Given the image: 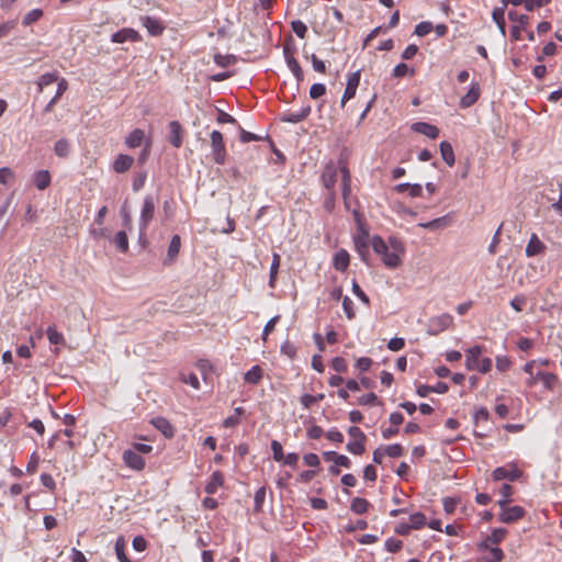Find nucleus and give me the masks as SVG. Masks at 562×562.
<instances>
[{"mask_svg":"<svg viewBox=\"0 0 562 562\" xmlns=\"http://www.w3.org/2000/svg\"><path fill=\"white\" fill-rule=\"evenodd\" d=\"M508 18L514 23L510 31V36L514 41H519L521 37V32L527 31L529 18L525 14H518L516 11H509Z\"/></svg>","mask_w":562,"mask_h":562,"instance_id":"0eeeda50","label":"nucleus"},{"mask_svg":"<svg viewBox=\"0 0 562 562\" xmlns=\"http://www.w3.org/2000/svg\"><path fill=\"white\" fill-rule=\"evenodd\" d=\"M506 535H507V529L496 528L491 532L490 536H487L485 538L484 541H482L479 544V548L481 550H487L491 546L501 543L504 540V538L506 537Z\"/></svg>","mask_w":562,"mask_h":562,"instance_id":"2eb2a0df","label":"nucleus"},{"mask_svg":"<svg viewBox=\"0 0 562 562\" xmlns=\"http://www.w3.org/2000/svg\"><path fill=\"white\" fill-rule=\"evenodd\" d=\"M339 171L341 172L342 182V198L345 201L346 209H350L349 195L351 193V176L347 164L344 160H339Z\"/></svg>","mask_w":562,"mask_h":562,"instance_id":"1a4fd4ad","label":"nucleus"},{"mask_svg":"<svg viewBox=\"0 0 562 562\" xmlns=\"http://www.w3.org/2000/svg\"><path fill=\"white\" fill-rule=\"evenodd\" d=\"M133 162V157L120 154L113 162V169L115 172L122 173L127 171L132 167Z\"/></svg>","mask_w":562,"mask_h":562,"instance_id":"a878e982","label":"nucleus"},{"mask_svg":"<svg viewBox=\"0 0 562 562\" xmlns=\"http://www.w3.org/2000/svg\"><path fill=\"white\" fill-rule=\"evenodd\" d=\"M364 442L366 440H351L346 448L350 453L360 456L366 451Z\"/></svg>","mask_w":562,"mask_h":562,"instance_id":"ea45409f","label":"nucleus"},{"mask_svg":"<svg viewBox=\"0 0 562 562\" xmlns=\"http://www.w3.org/2000/svg\"><path fill=\"white\" fill-rule=\"evenodd\" d=\"M326 93V87L323 83H314L310 89V97L312 99H318Z\"/></svg>","mask_w":562,"mask_h":562,"instance_id":"5fc2aeb1","label":"nucleus"},{"mask_svg":"<svg viewBox=\"0 0 562 562\" xmlns=\"http://www.w3.org/2000/svg\"><path fill=\"white\" fill-rule=\"evenodd\" d=\"M311 61L313 69L317 72L324 74L326 71V65L323 60L318 59L315 54L311 55Z\"/></svg>","mask_w":562,"mask_h":562,"instance_id":"0e129e2a","label":"nucleus"},{"mask_svg":"<svg viewBox=\"0 0 562 562\" xmlns=\"http://www.w3.org/2000/svg\"><path fill=\"white\" fill-rule=\"evenodd\" d=\"M145 133L140 128L133 130L125 138V145L130 148H136L142 145Z\"/></svg>","mask_w":562,"mask_h":562,"instance_id":"bb28decb","label":"nucleus"},{"mask_svg":"<svg viewBox=\"0 0 562 562\" xmlns=\"http://www.w3.org/2000/svg\"><path fill=\"white\" fill-rule=\"evenodd\" d=\"M355 249L359 254L360 258L367 262L369 257V244L371 245V238L367 233L362 235L356 236L355 239Z\"/></svg>","mask_w":562,"mask_h":562,"instance_id":"4468645a","label":"nucleus"},{"mask_svg":"<svg viewBox=\"0 0 562 562\" xmlns=\"http://www.w3.org/2000/svg\"><path fill=\"white\" fill-rule=\"evenodd\" d=\"M56 81L57 82L59 81L57 72H46V74L42 75L37 81L38 91L42 92L45 87H47Z\"/></svg>","mask_w":562,"mask_h":562,"instance_id":"c9c22d12","label":"nucleus"},{"mask_svg":"<svg viewBox=\"0 0 562 562\" xmlns=\"http://www.w3.org/2000/svg\"><path fill=\"white\" fill-rule=\"evenodd\" d=\"M284 56L289 69L292 71L297 81H302L304 78V74L299 61L293 57V55L289 52L288 48H284Z\"/></svg>","mask_w":562,"mask_h":562,"instance_id":"4be33fe9","label":"nucleus"},{"mask_svg":"<svg viewBox=\"0 0 562 562\" xmlns=\"http://www.w3.org/2000/svg\"><path fill=\"white\" fill-rule=\"evenodd\" d=\"M439 147L442 159L447 162L448 166H453L456 159L451 144L448 142H441Z\"/></svg>","mask_w":562,"mask_h":562,"instance_id":"7c9ffc66","label":"nucleus"},{"mask_svg":"<svg viewBox=\"0 0 562 562\" xmlns=\"http://www.w3.org/2000/svg\"><path fill=\"white\" fill-rule=\"evenodd\" d=\"M123 461L125 464L136 471H140L145 468V459L132 449L123 452Z\"/></svg>","mask_w":562,"mask_h":562,"instance_id":"9b49d317","label":"nucleus"},{"mask_svg":"<svg viewBox=\"0 0 562 562\" xmlns=\"http://www.w3.org/2000/svg\"><path fill=\"white\" fill-rule=\"evenodd\" d=\"M453 323V317L448 314H441L435 317H431L428 322V334L430 335H438L442 333L443 330L448 329Z\"/></svg>","mask_w":562,"mask_h":562,"instance_id":"6e6552de","label":"nucleus"},{"mask_svg":"<svg viewBox=\"0 0 562 562\" xmlns=\"http://www.w3.org/2000/svg\"><path fill=\"white\" fill-rule=\"evenodd\" d=\"M337 175H338V169L333 162H329L325 166L323 175H322V181H323L324 187L328 191H331L334 189L336 181H337Z\"/></svg>","mask_w":562,"mask_h":562,"instance_id":"ddd939ff","label":"nucleus"},{"mask_svg":"<svg viewBox=\"0 0 562 562\" xmlns=\"http://www.w3.org/2000/svg\"><path fill=\"white\" fill-rule=\"evenodd\" d=\"M280 263H281L280 255L277 252H273L272 262H271V267H270V279H269L270 288H274V285H276Z\"/></svg>","mask_w":562,"mask_h":562,"instance_id":"473e14b6","label":"nucleus"},{"mask_svg":"<svg viewBox=\"0 0 562 562\" xmlns=\"http://www.w3.org/2000/svg\"><path fill=\"white\" fill-rule=\"evenodd\" d=\"M348 435L352 438V440H367L364 432L357 426H351L348 429Z\"/></svg>","mask_w":562,"mask_h":562,"instance_id":"e2e57ef3","label":"nucleus"},{"mask_svg":"<svg viewBox=\"0 0 562 562\" xmlns=\"http://www.w3.org/2000/svg\"><path fill=\"white\" fill-rule=\"evenodd\" d=\"M412 130L416 133L426 135L431 139H436L439 136V128L435 125L425 122H417L412 125Z\"/></svg>","mask_w":562,"mask_h":562,"instance_id":"6ab92c4d","label":"nucleus"},{"mask_svg":"<svg viewBox=\"0 0 562 562\" xmlns=\"http://www.w3.org/2000/svg\"><path fill=\"white\" fill-rule=\"evenodd\" d=\"M67 88H68L67 80L64 78L59 79V81L57 83L56 94L53 95V99L45 106V109H44L45 112H47V113L52 112L54 105L57 103L58 99L66 92Z\"/></svg>","mask_w":562,"mask_h":562,"instance_id":"c756f323","label":"nucleus"},{"mask_svg":"<svg viewBox=\"0 0 562 562\" xmlns=\"http://www.w3.org/2000/svg\"><path fill=\"white\" fill-rule=\"evenodd\" d=\"M384 451H385L386 456H389L391 458H397L403 454V447L398 443H394V445L386 446Z\"/></svg>","mask_w":562,"mask_h":562,"instance_id":"3c124183","label":"nucleus"},{"mask_svg":"<svg viewBox=\"0 0 562 562\" xmlns=\"http://www.w3.org/2000/svg\"><path fill=\"white\" fill-rule=\"evenodd\" d=\"M408 72L411 75H414V70L409 69L408 66L406 64H404V63H401V64L396 65L395 68L393 69V76L396 77V78L404 77Z\"/></svg>","mask_w":562,"mask_h":562,"instance_id":"603ef678","label":"nucleus"},{"mask_svg":"<svg viewBox=\"0 0 562 562\" xmlns=\"http://www.w3.org/2000/svg\"><path fill=\"white\" fill-rule=\"evenodd\" d=\"M211 147L214 161L218 165H224L226 158V149L224 145L223 135L221 132L213 131L211 133Z\"/></svg>","mask_w":562,"mask_h":562,"instance_id":"423d86ee","label":"nucleus"},{"mask_svg":"<svg viewBox=\"0 0 562 562\" xmlns=\"http://www.w3.org/2000/svg\"><path fill=\"white\" fill-rule=\"evenodd\" d=\"M114 243L117 247V249L122 252H126L128 249V239L125 232L121 231L116 233L114 237Z\"/></svg>","mask_w":562,"mask_h":562,"instance_id":"a19ab883","label":"nucleus"},{"mask_svg":"<svg viewBox=\"0 0 562 562\" xmlns=\"http://www.w3.org/2000/svg\"><path fill=\"white\" fill-rule=\"evenodd\" d=\"M426 524V517L422 513H415L409 516V528L419 529Z\"/></svg>","mask_w":562,"mask_h":562,"instance_id":"c03bdc74","label":"nucleus"},{"mask_svg":"<svg viewBox=\"0 0 562 562\" xmlns=\"http://www.w3.org/2000/svg\"><path fill=\"white\" fill-rule=\"evenodd\" d=\"M266 498V488L260 487L256 491L254 501H255V509L259 510L265 502Z\"/></svg>","mask_w":562,"mask_h":562,"instance_id":"bf43d9fd","label":"nucleus"},{"mask_svg":"<svg viewBox=\"0 0 562 562\" xmlns=\"http://www.w3.org/2000/svg\"><path fill=\"white\" fill-rule=\"evenodd\" d=\"M140 21H142V25L148 31V33L153 36H158L160 35L164 30H165V26L164 24L161 23L160 20L156 19V18H153V16H143L140 18Z\"/></svg>","mask_w":562,"mask_h":562,"instance_id":"f3484780","label":"nucleus"},{"mask_svg":"<svg viewBox=\"0 0 562 562\" xmlns=\"http://www.w3.org/2000/svg\"><path fill=\"white\" fill-rule=\"evenodd\" d=\"M224 483L223 474L220 471H215L210 481L205 485V492L210 495L215 494L218 487Z\"/></svg>","mask_w":562,"mask_h":562,"instance_id":"cd10ccee","label":"nucleus"},{"mask_svg":"<svg viewBox=\"0 0 562 562\" xmlns=\"http://www.w3.org/2000/svg\"><path fill=\"white\" fill-rule=\"evenodd\" d=\"M155 199L151 195L144 198L143 207L139 216V232L144 234L154 217Z\"/></svg>","mask_w":562,"mask_h":562,"instance_id":"39448f33","label":"nucleus"},{"mask_svg":"<svg viewBox=\"0 0 562 562\" xmlns=\"http://www.w3.org/2000/svg\"><path fill=\"white\" fill-rule=\"evenodd\" d=\"M446 225H447L446 217H438V218H435L432 221L418 224V226H420L423 228L431 229V231H435V229H438V228H443Z\"/></svg>","mask_w":562,"mask_h":562,"instance_id":"79ce46f5","label":"nucleus"},{"mask_svg":"<svg viewBox=\"0 0 562 562\" xmlns=\"http://www.w3.org/2000/svg\"><path fill=\"white\" fill-rule=\"evenodd\" d=\"M41 482L42 484L47 487L49 491H55L56 488V483H55V480L53 479V476L50 474H47V473H43L41 475Z\"/></svg>","mask_w":562,"mask_h":562,"instance_id":"338daca9","label":"nucleus"},{"mask_svg":"<svg viewBox=\"0 0 562 562\" xmlns=\"http://www.w3.org/2000/svg\"><path fill=\"white\" fill-rule=\"evenodd\" d=\"M501 509L502 512L499 514L498 519L499 521L505 524H512L514 521H517L521 519L526 514V510L521 506H504V508Z\"/></svg>","mask_w":562,"mask_h":562,"instance_id":"9d476101","label":"nucleus"},{"mask_svg":"<svg viewBox=\"0 0 562 562\" xmlns=\"http://www.w3.org/2000/svg\"><path fill=\"white\" fill-rule=\"evenodd\" d=\"M536 367H537L536 360L528 361L524 366V371L529 375L528 379L526 380L527 386H529V387L535 386L536 384H538V379H541V384H542L543 389H546L548 391L554 390V387L559 381L558 376L551 372H543L540 370H536Z\"/></svg>","mask_w":562,"mask_h":562,"instance_id":"f03ea898","label":"nucleus"},{"mask_svg":"<svg viewBox=\"0 0 562 562\" xmlns=\"http://www.w3.org/2000/svg\"><path fill=\"white\" fill-rule=\"evenodd\" d=\"M180 247H181L180 236L179 235L172 236L169 247H168V250H167L166 259L164 260L165 265H171L175 262L176 258L179 255Z\"/></svg>","mask_w":562,"mask_h":562,"instance_id":"aec40b11","label":"nucleus"},{"mask_svg":"<svg viewBox=\"0 0 562 562\" xmlns=\"http://www.w3.org/2000/svg\"><path fill=\"white\" fill-rule=\"evenodd\" d=\"M350 262V257L347 250L339 249L335 255L333 259L334 268L338 271H345Z\"/></svg>","mask_w":562,"mask_h":562,"instance_id":"5701e85b","label":"nucleus"},{"mask_svg":"<svg viewBox=\"0 0 562 562\" xmlns=\"http://www.w3.org/2000/svg\"><path fill=\"white\" fill-rule=\"evenodd\" d=\"M125 541L123 538H119L115 542V553L120 562H131L125 554Z\"/></svg>","mask_w":562,"mask_h":562,"instance_id":"a18cd8bd","label":"nucleus"},{"mask_svg":"<svg viewBox=\"0 0 562 562\" xmlns=\"http://www.w3.org/2000/svg\"><path fill=\"white\" fill-rule=\"evenodd\" d=\"M483 347L474 346L467 350L465 366L469 370H477L481 373H487L492 368L490 358H480Z\"/></svg>","mask_w":562,"mask_h":562,"instance_id":"7ed1b4c3","label":"nucleus"},{"mask_svg":"<svg viewBox=\"0 0 562 562\" xmlns=\"http://www.w3.org/2000/svg\"><path fill=\"white\" fill-rule=\"evenodd\" d=\"M271 450L273 452V459L278 462L282 461L283 460V448H282V445L277 441V440H272L271 442Z\"/></svg>","mask_w":562,"mask_h":562,"instance_id":"6e6d98bb","label":"nucleus"},{"mask_svg":"<svg viewBox=\"0 0 562 562\" xmlns=\"http://www.w3.org/2000/svg\"><path fill=\"white\" fill-rule=\"evenodd\" d=\"M405 346V341L403 338H392L389 344H387V348L392 351H400L404 348Z\"/></svg>","mask_w":562,"mask_h":562,"instance_id":"69168bd1","label":"nucleus"},{"mask_svg":"<svg viewBox=\"0 0 562 562\" xmlns=\"http://www.w3.org/2000/svg\"><path fill=\"white\" fill-rule=\"evenodd\" d=\"M42 16H43L42 9H33L24 15V18L22 20V24L24 26H29V25L37 22Z\"/></svg>","mask_w":562,"mask_h":562,"instance_id":"58836bf2","label":"nucleus"},{"mask_svg":"<svg viewBox=\"0 0 562 562\" xmlns=\"http://www.w3.org/2000/svg\"><path fill=\"white\" fill-rule=\"evenodd\" d=\"M490 557L486 558V562H501L504 558V552L497 547L488 548Z\"/></svg>","mask_w":562,"mask_h":562,"instance_id":"8fccbe9b","label":"nucleus"},{"mask_svg":"<svg viewBox=\"0 0 562 562\" xmlns=\"http://www.w3.org/2000/svg\"><path fill=\"white\" fill-rule=\"evenodd\" d=\"M16 26L15 20L5 21L0 24V38L7 37Z\"/></svg>","mask_w":562,"mask_h":562,"instance_id":"09e8293b","label":"nucleus"},{"mask_svg":"<svg viewBox=\"0 0 562 562\" xmlns=\"http://www.w3.org/2000/svg\"><path fill=\"white\" fill-rule=\"evenodd\" d=\"M33 182L38 190H45L50 184V173L47 170H40L34 173Z\"/></svg>","mask_w":562,"mask_h":562,"instance_id":"c85d7f7f","label":"nucleus"},{"mask_svg":"<svg viewBox=\"0 0 562 562\" xmlns=\"http://www.w3.org/2000/svg\"><path fill=\"white\" fill-rule=\"evenodd\" d=\"M196 368L200 370V372L202 373L203 375V379L206 380L207 379V375H209V372L212 371V364L207 361V360H199L196 362Z\"/></svg>","mask_w":562,"mask_h":562,"instance_id":"052dcab7","label":"nucleus"},{"mask_svg":"<svg viewBox=\"0 0 562 562\" xmlns=\"http://www.w3.org/2000/svg\"><path fill=\"white\" fill-rule=\"evenodd\" d=\"M359 405H375L379 404L378 396L374 393H368L359 397Z\"/></svg>","mask_w":562,"mask_h":562,"instance_id":"4d7b16f0","label":"nucleus"},{"mask_svg":"<svg viewBox=\"0 0 562 562\" xmlns=\"http://www.w3.org/2000/svg\"><path fill=\"white\" fill-rule=\"evenodd\" d=\"M369 507H370V503L366 498H362V497H355L351 501V505H350L351 510L358 515H362V514L367 513Z\"/></svg>","mask_w":562,"mask_h":562,"instance_id":"72a5a7b5","label":"nucleus"},{"mask_svg":"<svg viewBox=\"0 0 562 562\" xmlns=\"http://www.w3.org/2000/svg\"><path fill=\"white\" fill-rule=\"evenodd\" d=\"M432 31V24L430 22H420L415 26V34L418 36H425Z\"/></svg>","mask_w":562,"mask_h":562,"instance_id":"864d4df0","label":"nucleus"},{"mask_svg":"<svg viewBox=\"0 0 562 562\" xmlns=\"http://www.w3.org/2000/svg\"><path fill=\"white\" fill-rule=\"evenodd\" d=\"M310 113H311V106L306 105L297 112H289V113L284 114L282 117V121L293 123V124L300 123V122L304 121L310 115Z\"/></svg>","mask_w":562,"mask_h":562,"instance_id":"393cba45","label":"nucleus"},{"mask_svg":"<svg viewBox=\"0 0 562 562\" xmlns=\"http://www.w3.org/2000/svg\"><path fill=\"white\" fill-rule=\"evenodd\" d=\"M526 304V297L522 296V295H517L515 296L512 301H510V306L516 311V312H521L524 306Z\"/></svg>","mask_w":562,"mask_h":562,"instance_id":"774afa93","label":"nucleus"},{"mask_svg":"<svg viewBox=\"0 0 562 562\" xmlns=\"http://www.w3.org/2000/svg\"><path fill=\"white\" fill-rule=\"evenodd\" d=\"M169 130H170V143L176 147L179 148L182 145V127L178 121H171L169 123Z\"/></svg>","mask_w":562,"mask_h":562,"instance_id":"b1692460","label":"nucleus"},{"mask_svg":"<svg viewBox=\"0 0 562 562\" xmlns=\"http://www.w3.org/2000/svg\"><path fill=\"white\" fill-rule=\"evenodd\" d=\"M54 151L58 157H67L70 153V144L67 139L61 138L55 143Z\"/></svg>","mask_w":562,"mask_h":562,"instance_id":"e433bc0d","label":"nucleus"},{"mask_svg":"<svg viewBox=\"0 0 562 562\" xmlns=\"http://www.w3.org/2000/svg\"><path fill=\"white\" fill-rule=\"evenodd\" d=\"M262 379V369L259 366H254L244 374V380L249 384H258Z\"/></svg>","mask_w":562,"mask_h":562,"instance_id":"2f4dec72","label":"nucleus"},{"mask_svg":"<svg viewBox=\"0 0 562 562\" xmlns=\"http://www.w3.org/2000/svg\"><path fill=\"white\" fill-rule=\"evenodd\" d=\"M46 335L52 345H64L65 338L61 333H59L55 325L49 326L46 329Z\"/></svg>","mask_w":562,"mask_h":562,"instance_id":"f704fd0d","label":"nucleus"},{"mask_svg":"<svg viewBox=\"0 0 562 562\" xmlns=\"http://www.w3.org/2000/svg\"><path fill=\"white\" fill-rule=\"evenodd\" d=\"M342 308L349 319L355 317L353 302L348 296L342 299Z\"/></svg>","mask_w":562,"mask_h":562,"instance_id":"13d9d810","label":"nucleus"},{"mask_svg":"<svg viewBox=\"0 0 562 562\" xmlns=\"http://www.w3.org/2000/svg\"><path fill=\"white\" fill-rule=\"evenodd\" d=\"M371 247L373 251L381 257L386 268L396 269L402 265L405 245L400 238L390 237L389 240L385 241L379 235H374L371 238Z\"/></svg>","mask_w":562,"mask_h":562,"instance_id":"f257e3e1","label":"nucleus"},{"mask_svg":"<svg viewBox=\"0 0 562 562\" xmlns=\"http://www.w3.org/2000/svg\"><path fill=\"white\" fill-rule=\"evenodd\" d=\"M153 426L159 430L166 438H172L175 430L168 419L164 417H156L151 419Z\"/></svg>","mask_w":562,"mask_h":562,"instance_id":"412c9836","label":"nucleus"},{"mask_svg":"<svg viewBox=\"0 0 562 562\" xmlns=\"http://www.w3.org/2000/svg\"><path fill=\"white\" fill-rule=\"evenodd\" d=\"M111 40L113 43H117V44L125 43V42H138V41H140V35L134 29L125 27V29H122V30L115 32L112 35Z\"/></svg>","mask_w":562,"mask_h":562,"instance_id":"f8f14e48","label":"nucleus"},{"mask_svg":"<svg viewBox=\"0 0 562 562\" xmlns=\"http://www.w3.org/2000/svg\"><path fill=\"white\" fill-rule=\"evenodd\" d=\"M293 32L300 37L304 38L307 32V26L300 20L291 22Z\"/></svg>","mask_w":562,"mask_h":562,"instance_id":"de8ad7c7","label":"nucleus"},{"mask_svg":"<svg viewBox=\"0 0 562 562\" xmlns=\"http://www.w3.org/2000/svg\"><path fill=\"white\" fill-rule=\"evenodd\" d=\"M15 178V175L14 172L8 168V167H3V168H0V183L1 184H9L11 183Z\"/></svg>","mask_w":562,"mask_h":562,"instance_id":"49530a36","label":"nucleus"},{"mask_svg":"<svg viewBox=\"0 0 562 562\" xmlns=\"http://www.w3.org/2000/svg\"><path fill=\"white\" fill-rule=\"evenodd\" d=\"M522 472L517 468L516 463L510 462L504 467H498L492 472V477L494 481L508 480L514 482L520 479Z\"/></svg>","mask_w":562,"mask_h":562,"instance_id":"20e7f679","label":"nucleus"},{"mask_svg":"<svg viewBox=\"0 0 562 562\" xmlns=\"http://www.w3.org/2000/svg\"><path fill=\"white\" fill-rule=\"evenodd\" d=\"M481 89L477 82H472L470 90L459 102L460 108L468 109L472 106L480 98Z\"/></svg>","mask_w":562,"mask_h":562,"instance_id":"dca6fc26","label":"nucleus"},{"mask_svg":"<svg viewBox=\"0 0 562 562\" xmlns=\"http://www.w3.org/2000/svg\"><path fill=\"white\" fill-rule=\"evenodd\" d=\"M181 381L183 383L190 384L195 390L200 389L199 379L194 373H190L189 375L181 374Z\"/></svg>","mask_w":562,"mask_h":562,"instance_id":"680f3d73","label":"nucleus"},{"mask_svg":"<svg viewBox=\"0 0 562 562\" xmlns=\"http://www.w3.org/2000/svg\"><path fill=\"white\" fill-rule=\"evenodd\" d=\"M546 248V245L539 239L537 234H531L529 241L526 246L525 252L526 256L530 258L543 254Z\"/></svg>","mask_w":562,"mask_h":562,"instance_id":"a211bd4d","label":"nucleus"},{"mask_svg":"<svg viewBox=\"0 0 562 562\" xmlns=\"http://www.w3.org/2000/svg\"><path fill=\"white\" fill-rule=\"evenodd\" d=\"M502 498L498 501V505L501 508L507 506L510 502V495L513 494V487L509 484H504L499 491Z\"/></svg>","mask_w":562,"mask_h":562,"instance_id":"37998d69","label":"nucleus"},{"mask_svg":"<svg viewBox=\"0 0 562 562\" xmlns=\"http://www.w3.org/2000/svg\"><path fill=\"white\" fill-rule=\"evenodd\" d=\"M492 18L495 21V23L497 24L501 33L503 35H505L506 23H505V18H504V8H495L493 10Z\"/></svg>","mask_w":562,"mask_h":562,"instance_id":"4c0bfd02","label":"nucleus"}]
</instances>
